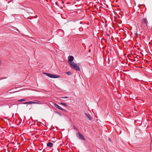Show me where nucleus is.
I'll use <instances>...</instances> for the list:
<instances>
[{
	"mask_svg": "<svg viewBox=\"0 0 152 152\" xmlns=\"http://www.w3.org/2000/svg\"><path fill=\"white\" fill-rule=\"evenodd\" d=\"M35 103V102L31 101V102H25V103H24L23 104H34Z\"/></svg>",
	"mask_w": 152,
	"mask_h": 152,
	"instance_id": "nucleus-8",
	"label": "nucleus"
},
{
	"mask_svg": "<svg viewBox=\"0 0 152 152\" xmlns=\"http://www.w3.org/2000/svg\"><path fill=\"white\" fill-rule=\"evenodd\" d=\"M74 58L72 56H69L68 57V63L69 64L70 63H72V61H73Z\"/></svg>",
	"mask_w": 152,
	"mask_h": 152,
	"instance_id": "nucleus-4",
	"label": "nucleus"
},
{
	"mask_svg": "<svg viewBox=\"0 0 152 152\" xmlns=\"http://www.w3.org/2000/svg\"><path fill=\"white\" fill-rule=\"evenodd\" d=\"M7 78V77H4V78L1 77V78H0V80H2L3 79H6V78Z\"/></svg>",
	"mask_w": 152,
	"mask_h": 152,
	"instance_id": "nucleus-18",
	"label": "nucleus"
},
{
	"mask_svg": "<svg viewBox=\"0 0 152 152\" xmlns=\"http://www.w3.org/2000/svg\"><path fill=\"white\" fill-rule=\"evenodd\" d=\"M53 105L55 107L57 108H58L59 107V105L56 103H54Z\"/></svg>",
	"mask_w": 152,
	"mask_h": 152,
	"instance_id": "nucleus-9",
	"label": "nucleus"
},
{
	"mask_svg": "<svg viewBox=\"0 0 152 152\" xmlns=\"http://www.w3.org/2000/svg\"><path fill=\"white\" fill-rule=\"evenodd\" d=\"M114 107H115V109H118V104H115V105Z\"/></svg>",
	"mask_w": 152,
	"mask_h": 152,
	"instance_id": "nucleus-14",
	"label": "nucleus"
},
{
	"mask_svg": "<svg viewBox=\"0 0 152 152\" xmlns=\"http://www.w3.org/2000/svg\"><path fill=\"white\" fill-rule=\"evenodd\" d=\"M68 98V97H67V96H65V97H61V98H62V99H67Z\"/></svg>",
	"mask_w": 152,
	"mask_h": 152,
	"instance_id": "nucleus-17",
	"label": "nucleus"
},
{
	"mask_svg": "<svg viewBox=\"0 0 152 152\" xmlns=\"http://www.w3.org/2000/svg\"><path fill=\"white\" fill-rule=\"evenodd\" d=\"M57 3H58V2H56L55 3L56 4H57Z\"/></svg>",
	"mask_w": 152,
	"mask_h": 152,
	"instance_id": "nucleus-23",
	"label": "nucleus"
},
{
	"mask_svg": "<svg viewBox=\"0 0 152 152\" xmlns=\"http://www.w3.org/2000/svg\"><path fill=\"white\" fill-rule=\"evenodd\" d=\"M28 18V19H32V18Z\"/></svg>",
	"mask_w": 152,
	"mask_h": 152,
	"instance_id": "nucleus-22",
	"label": "nucleus"
},
{
	"mask_svg": "<svg viewBox=\"0 0 152 152\" xmlns=\"http://www.w3.org/2000/svg\"><path fill=\"white\" fill-rule=\"evenodd\" d=\"M69 65H70L71 67L74 70L77 71L80 70L79 67L74 62H73L72 63H69Z\"/></svg>",
	"mask_w": 152,
	"mask_h": 152,
	"instance_id": "nucleus-1",
	"label": "nucleus"
},
{
	"mask_svg": "<svg viewBox=\"0 0 152 152\" xmlns=\"http://www.w3.org/2000/svg\"><path fill=\"white\" fill-rule=\"evenodd\" d=\"M1 60H0V65L1 64Z\"/></svg>",
	"mask_w": 152,
	"mask_h": 152,
	"instance_id": "nucleus-24",
	"label": "nucleus"
},
{
	"mask_svg": "<svg viewBox=\"0 0 152 152\" xmlns=\"http://www.w3.org/2000/svg\"><path fill=\"white\" fill-rule=\"evenodd\" d=\"M34 17L35 18H37V16H35V17Z\"/></svg>",
	"mask_w": 152,
	"mask_h": 152,
	"instance_id": "nucleus-21",
	"label": "nucleus"
},
{
	"mask_svg": "<svg viewBox=\"0 0 152 152\" xmlns=\"http://www.w3.org/2000/svg\"><path fill=\"white\" fill-rule=\"evenodd\" d=\"M36 101L37 102H35V103L34 104H39V101L36 100Z\"/></svg>",
	"mask_w": 152,
	"mask_h": 152,
	"instance_id": "nucleus-15",
	"label": "nucleus"
},
{
	"mask_svg": "<svg viewBox=\"0 0 152 152\" xmlns=\"http://www.w3.org/2000/svg\"><path fill=\"white\" fill-rule=\"evenodd\" d=\"M84 114L86 117H87L89 120H91L92 119V118L91 116L89 114H87L86 113H85Z\"/></svg>",
	"mask_w": 152,
	"mask_h": 152,
	"instance_id": "nucleus-5",
	"label": "nucleus"
},
{
	"mask_svg": "<svg viewBox=\"0 0 152 152\" xmlns=\"http://www.w3.org/2000/svg\"><path fill=\"white\" fill-rule=\"evenodd\" d=\"M90 51H91V50H90L89 51V52H90Z\"/></svg>",
	"mask_w": 152,
	"mask_h": 152,
	"instance_id": "nucleus-25",
	"label": "nucleus"
},
{
	"mask_svg": "<svg viewBox=\"0 0 152 152\" xmlns=\"http://www.w3.org/2000/svg\"><path fill=\"white\" fill-rule=\"evenodd\" d=\"M66 74L67 75H72V73L71 72H69V71H68V72H66Z\"/></svg>",
	"mask_w": 152,
	"mask_h": 152,
	"instance_id": "nucleus-11",
	"label": "nucleus"
},
{
	"mask_svg": "<svg viewBox=\"0 0 152 152\" xmlns=\"http://www.w3.org/2000/svg\"><path fill=\"white\" fill-rule=\"evenodd\" d=\"M44 74L50 78H57L60 77V76L59 75H56L52 74L47 73H44Z\"/></svg>",
	"mask_w": 152,
	"mask_h": 152,
	"instance_id": "nucleus-2",
	"label": "nucleus"
},
{
	"mask_svg": "<svg viewBox=\"0 0 152 152\" xmlns=\"http://www.w3.org/2000/svg\"><path fill=\"white\" fill-rule=\"evenodd\" d=\"M58 109H59L60 110H63L64 111H66V110L64 109H63V108H62V107H60V106L58 107Z\"/></svg>",
	"mask_w": 152,
	"mask_h": 152,
	"instance_id": "nucleus-12",
	"label": "nucleus"
},
{
	"mask_svg": "<svg viewBox=\"0 0 152 152\" xmlns=\"http://www.w3.org/2000/svg\"><path fill=\"white\" fill-rule=\"evenodd\" d=\"M76 135L77 137H78L79 138L80 140H85V139L84 137L81 134L80 132H78L77 133Z\"/></svg>",
	"mask_w": 152,
	"mask_h": 152,
	"instance_id": "nucleus-3",
	"label": "nucleus"
},
{
	"mask_svg": "<svg viewBox=\"0 0 152 152\" xmlns=\"http://www.w3.org/2000/svg\"><path fill=\"white\" fill-rule=\"evenodd\" d=\"M73 127L74 129L77 130V129L76 128V127H75V125L73 126Z\"/></svg>",
	"mask_w": 152,
	"mask_h": 152,
	"instance_id": "nucleus-16",
	"label": "nucleus"
},
{
	"mask_svg": "<svg viewBox=\"0 0 152 152\" xmlns=\"http://www.w3.org/2000/svg\"><path fill=\"white\" fill-rule=\"evenodd\" d=\"M53 144L51 142H49L47 143V146L48 147H51L53 146Z\"/></svg>",
	"mask_w": 152,
	"mask_h": 152,
	"instance_id": "nucleus-7",
	"label": "nucleus"
},
{
	"mask_svg": "<svg viewBox=\"0 0 152 152\" xmlns=\"http://www.w3.org/2000/svg\"><path fill=\"white\" fill-rule=\"evenodd\" d=\"M55 113H57V114H60L58 112H57V111H55Z\"/></svg>",
	"mask_w": 152,
	"mask_h": 152,
	"instance_id": "nucleus-19",
	"label": "nucleus"
},
{
	"mask_svg": "<svg viewBox=\"0 0 152 152\" xmlns=\"http://www.w3.org/2000/svg\"><path fill=\"white\" fill-rule=\"evenodd\" d=\"M26 101V100L25 99H21L20 100H18V101L21 102H22V101Z\"/></svg>",
	"mask_w": 152,
	"mask_h": 152,
	"instance_id": "nucleus-13",
	"label": "nucleus"
},
{
	"mask_svg": "<svg viewBox=\"0 0 152 152\" xmlns=\"http://www.w3.org/2000/svg\"><path fill=\"white\" fill-rule=\"evenodd\" d=\"M60 104H61L65 107H66L67 106V105L66 103H64L61 102Z\"/></svg>",
	"mask_w": 152,
	"mask_h": 152,
	"instance_id": "nucleus-10",
	"label": "nucleus"
},
{
	"mask_svg": "<svg viewBox=\"0 0 152 152\" xmlns=\"http://www.w3.org/2000/svg\"><path fill=\"white\" fill-rule=\"evenodd\" d=\"M108 140H109V141H111V139H110V138H108Z\"/></svg>",
	"mask_w": 152,
	"mask_h": 152,
	"instance_id": "nucleus-20",
	"label": "nucleus"
},
{
	"mask_svg": "<svg viewBox=\"0 0 152 152\" xmlns=\"http://www.w3.org/2000/svg\"><path fill=\"white\" fill-rule=\"evenodd\" d=\"M147 19L146 18H144L142 20V23L143 24H146V26H147V24L146 23Z\"/></svg>",
	"mask_w": 152,
	"mask_h": 152,
	"instance_id": "nucleus-6",
	"label": "nucleus"
}]
</instances>
